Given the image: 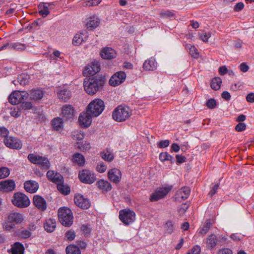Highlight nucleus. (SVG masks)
I'll return each mask as SVG.
<instances>
[{"instance_id":"29","label":"nucleus","mask_w":254,"mask_h":254,"mask_svg":"<svg viewBox=\"0 0 254 254\" xmlns=\"http://www.w3.org/2000/svg\"><path fill=\"white\" fill-rule=\"evenodd\" d=\"M44 229L48 232H53L56 227V221L54 218H49L44 223Z\"/></svg>"},{"instance_id":"37","label":"nucleus","mask_w":254,"mask_h":254,"mask_svg":"<svg viewBox=\"0 0 254 254\" xmlns=\"http://www.w3.org/2000/svg\"><path fill=\"white\" fill-rule=\"evenodd\" d=\"M66 254H81L79 248L74 245H69L66 248Z\"/></svg>"},{"instance_id":"1","label":"nucleus","mask_w":254,"mask_h":254,"mask_svg":"<svg viewBox=\"0 0 254 254\" xmlns=\"http://www.w3.org/2000/svg\"><path fill=\"white\" fill-rule=\"evenodd\" d=\"M24 220L23 214L16 212H11L7 216V220L2 224L3 229L11 232L15 228L16 225L20 224Z\"/></svg>"},{"instance_id":"64","label":"nucleus","mask_w":254,"mask_h":254,"mask_svg":"<svg viewBox=\"0 0 254 254\" xmlns=\"http://www.w3.org/2000/svg\"><path fill=\"white\" fill-rule=\"evenodd\" d=\"M246 100L249 103L254 102V93L251 92L248 94L246 96Z\"/></svg>"},{"instance_id":"9","label":"nucleus","mask_w":254,"mask_h":254,"mask_svg":"<svg viewBox=\"0 0 254 254\" xmlns=\"http://www.w3.org/2000/svg\"><path fill=\"white\" fill-rule=\"evenodd\" d=\"M28 96L26 91H15L9 95L8 100L11 104L16 105L27 99Z\"/></svg>"},{"instance_id":"27","label":"nucleus","mask_w":254,"mask_h":254,"mask_svg":"<svg viewBox=\"0 0 254 254\" xmlns=\"http://www.w3.org/2000/svg\"><path fill=\"white\" fill-rule=\"evenodd\" d=\"M88 35L86 33H80L76 34L73 37L72 39V43L75 46H78L82 43L85 42L86 41Z\"/></svg>"},{"instance_id":"22","label":"nucleus","mask_w":254,"mask_h":254,"mask_svg":"<svg viewBox=\"0 0 254 254\" xmlns=\"http://www.w3.org/2000/svg\"><path fill=\"white\" fill-rule=\"evenodd\" d=\"M24 188L27 192L33 193L36 192L39 188L37 182L33 180L27 181L24 183Z\"/></svg>"},{"instance_id":"20","label":"nucleus","mask_w":254,"mask_h":254,"mask_svg":"<svg viewBox=\"0 0 254 254\" xmlns=\"http://www.w3.org/2000/svg\"><path fill=\"white\" fill-rule=\"evenodd\" d=\"M33 202L40 211H44L47 209V202L45 199L40 195H34L33 198Z\"/></svg>"},{"instance_id":"3","label":"nucleus","mask_w":254,"mask_h":254,"mask_svg":"<svg viewBox=\"0 0 254 254\" xmlns=\"http://www.w3.org/2000/svg\"><path fill=\"white\" fill-rule=\"evenodd\" d=\"M58 218L60 223L65 227H70L73 223V216L68 207H62L58 210Z\"/></svg>"},{"instance_id":"54","label":"nucleus","mask_w":254,"mask_h":254,"mask_svg":"<svg viewBox=\"0 0 254 254\" xmlns=\"http://www.w3.org/2000/svg\"><path fill=\"white\" fill-rule=\"evenodd\" d=\"M246 128V125L244 123H239L235 127V129L236 131L241 132L245 130Z\"/></svg>"},{"instance_id":"5","label":"nucleus","mask_w":254,"mask_h":254,"mask_svg":"<svg viewBox=\"0 0 254 254\" xmlns=\"http://www.w3.org/2000/svg\"><path fill=\"white\" fill-rule=\"evenodd\" d=\"M131 115L128 107L119 106L114 110L112 113L113 119L118 122H122L127 119Z\"/></svg>"},{"instance_id":"36","label":"nucleus","mask_w":254,"mask_h":254,"mask_svg":"<svg viewBox=\"0 0 254 254\" xmlns=\"http://www.w3.org/2000/svg\"><path fill=\"white\" fill-rule=\"evenodd\" d=\"M63 119L58 117L52 121V127L55 130H59L63 127Z\"/></svg>"},{"instance_id":"51","label":"nucleus","mask_w":254,"mask_h":254,"mask_svg":"<svg viewBox=\"0 0 254 254\" xmlns=\"http://www.w3.org/2000/svg\"><path fill=\"white\" fill-rule=\"evenodd\" d=\"M206 105L209 109H212L215 108L217 105V102L214 99L210 98L207 101Z\"/></svg>"},{"instance_id":"14","label":"nucleus","mask_w":254,"mask_h":254,"mask_svg":"<svg viewBox=\"0 0 254 254\" xmlns=\"http://www.w3.org/2000/svg\"><path fill=\"white\" fill-rule=\"evenodd\" d=\"M100 70V65L97 62H92L90 65L85 66L83 71L84 76L93 75Z\"/></svg>"},{"instance_id":"61","label":"nucleus","mask_w":254,"mask_h":254,"mask_svg":"<svg viewBox=\"0 0 254 254\" xmlns=\"http://www.w3.org/2000/svg\"><path fill=\"white\" fill-rule=\"evenodd\" d=\"M240 69L243 72H246L249 69V66L245 63H242L239 66Z\"/></svg>"},{"instance_id":"35","label":"nucleus","mask_w":254,"mask_h":254,"mask_svg":"<svg viewBox=\"0 0 254 254\" xmlns=\"http://www.w3.org/2000/svg\"><path fill=\"white\" fill-rule=\"evenodd\" d=\"M212 224L211 223L210 220H206L205 222L202 227L200 228L198 230V233L199 234L201 235L202 237L204 236L205 234L207 233L208 231L209 230Z\"/></svg>"},{"instance_id":"32","label":"nucleus","mask_w":254,"mask_h":254,"mask_svg":"<svg viewBox=\"0 0 254 254\" xmlns=\"http://www.w3.org/2000/svg\"><path fill=\"white\" fill-rule=\"evenodd\" d=\"M218 240L217 237L214 234L209 235L206 239L207 247L209 249H213L217 245Z\"/></svg>"},{"instance_id":"62","label":"nucleus","mask_w":254,"mask_h":254,"mask_svg":"<svg viewBox=\"0 0 254 254\" xmlns=\"http://www.w3.org/2000/svg\"><path fill=\"white\" fill-rule=\"evenodd\" d=\"M200 251L201 249L200 246L196 245L192 248L191 252L190 253L192 254H200Z\"/></svg>"},{"instance_id":"63","label":"nucleus","mask_w":254,"mask_h":254,"mask_svg":"<svg viewBox=\"0 0 254 254\" xmlns=\"http://www.w3.org/2000/svg\"><path fill=\"white\" fill-rule=\"evenodd\" d=\"M218 188H219V185L215 184L214 186L213 189L209 191L208 195L210 197L213 196V195H214L217 192V190H218Z\"/></svg>"},{"instance_id":"52","label":"nucleus","mask_w":254,"mask_h":254,"mask_svg":"<svg viewBox=\"0 0 254 254\" xmlns=\"http://www.w3.org/2000/svg\"><path fill=\"white\" fill-rule=\"evenodd\" d=\"M33 107L32 104L30 102H23L20 106V109L29 110Z\"/></svg>"},{"instance_id":"15","label":"nucleus","mask_w":254,"mask_h":254,"mask_svg":"<svg viewBox=\"0 0 254 254\" xmlns=\"http://www.w3.org/2000/svg\"><path fill=\"white\" fill-rule=\"evenodd\" d=\"M15 188V182L12 179L0 182V191L9 192L14 190Z\"/></svg>"},{"instance_id":"25","label":"nucleus","mask_w":254,"mask_h":254,"mask_svg":"<svg viewBox=\"0 0 254 254\" xmlns=\"http://www.w3.org/2000/svg\"><path fill=\"white\" fill-rule=\"evenodd\" d=\"M101 56L104 59H112L116 57V53L114 50L111 48H105L101 52Z\"/></svg>"},{"instance_id":"17","label":"nucleus","mask_w":254,"mask_h":254,"mask_svg":"<svg viewBox=\"0 0 254 254\" xmlns=\"http://www.w3.org/2000/svg\"><path fill=\"white\" fill-rule=\"evenodd\" d=\"M62 118L64 121L72 119L74 116V109L70 105H64L63 106L61 114Z\"/></svg>"},{"instance_id":"31","label":"nucleus","mask_w":254,"mask_h":254,"mask_svg":"<svg viewBox=\"0 0 254 254\" xmlns=\"http://www.w3.org/2000/svg\"><path fill=\"white\" fill-rule=\"evenodd\" d=\"M29 95L31 99L37 101L43 98L44 92L39 89H34L31 90Z\"/></svg>"},{"instance_id":"46","label":"nucleus","mask_w":254,"mask_h":254,"mask_svg":"<svg viewBox=\"0 0 254 254\" xmlns=\"http://www.w3.org/2000/svg\"><path fill=\"white\" fill-rule=\"evenodd\" d=\"M58 190L63 194H68L70 192V188L64 185L63 183L57 185Z\"/></svg>"},{"instance_id":"30","label":"nucleus","mask_w":254,"mask_h":254,"mask_svg":"<svg viewBox=\"0 0 254 254\" xmlns=\"http://www.w3.org/2000/svg\"><path fill=\"white\" fill-rule=\"evenodd\" d=\"M72 161L73 163L77 164L78 166H82L84 165L85 159L83 155L80 153H76L72 155Z\"/></svg>"},{"instance_id":"2","label":"nucleus","mask_w":254,"mask_h":254,"mask_svg":"<svg viewBox=\"0 0 254 254\" xmlns=\"http://www.w3.org/2000/svg\"><path fill=\"white\" fill-rule=\"evenodd\" d=\"M104 81L96 77L85 80L83 82L84 90L89 95L95 94L102 87Z\"/></svg>"},{"instance_id":"44","label":"nucleus","mask_w":254,"mask_h":254,"mask_svg":"<svg viewBox=\"0 0 254 254\" xmlns=\"http://www.w3.org/2000/svg\"><path fill=\"white\" fill-rule=\"evenodd\" d=\"M186 48L189 50L190 54L194 58H197L198 57V53L197 49L192 45H187Z\"/></svg>"},{"instance_id":"34","label":"nucleus","mask_w":254,"mask_h":254,"mask_svg":"<svg viewBox=\"0 0 254 254\" xmlns=\"http://www.w3.org/2000/svg\"><path fill=\"white\" fill-rule=\"evenodd\" d=\"M58 96L60 99L66 102L71 96V92L67 89H63L58 93Z\"/></svg>"},{"instance_id":"21","label":"nucleus","mask_w":254,"mask_h":254,"mask_svg":"<svg viewBox=\"0 0 254 254\" xmlns=\"http://www.w3.org/2000/svg\"><path fill=\"white\" fill-rule=\"evenodd\" d=\"M190 192V189L189 187H182L177 191L175 195V199L176 200L178 201H180V199H182V200L186 199L189 197Z\"/></svg>"},{"instance_id":"38","label":"nucleus","mask_w":254,"mask_h":254,"mask_svg":"<svg viewBox=\"0 0 254 254\" xmlns=\"http://www.w3.org/2000/svg\"><path fill=\"white\" fill-rule=\"evenodd\" d=\"M29 76L26 74H21L17 77V82L21 85H26L29 82Z\"/></svg>"},{"instance_id":"45","label":"nucleus","mask_w":254,"mask_h":254,"mask_svg":"<svg viewBox=\"0 0 254 254\" xmlns=\"http://www.w3.org/2000/svg\"><path fill=\"white\" fill-rule=\"evenodd\" d=\"M165 233L169 234L173 233L175 229L174 224L170 221H167L164 225Z\"/></svg>"},{"instance_id":"53","label":"nucleus","mask_w":254,"mask_h":254,"mask_svg":"<svg viewBox=\"0 0 254 254\" xmlns=\"http://www.w3.org/2000/svg\"><path fill=\"white\" fill-rule=\"evenodd\" d=\"M9 134L8 130L4 127H0V135L4 137V138L8 137Z\"/></svg>"},{"instance_id":"49","label":"nucleus","mask_w":254,"mask_h":254,"mask_svg":"<svg viewBox=\"0 0 254 254\" xmlns=\"http://www.w3.org/2000/svg\"><path fill=\"white\" fill-rule=\"evenodd\" d=\"M107 165L103 162H99L96 166L97 171L100 173L105 172L107 170Z\"/></svg>"},{"instance_id":"33","label":"nucleus","mask_w":254,"mask_h":254,"mask_svg":"<svg viewBox=\"0 0 254 254\" xmlns=\"http://www.w3.org/2000/svg\"><path fill=\"white\" fill-rule=\"evenodd\" d=\"M24 247L20 243L16 242L11 248L12 254H23Z\"/></svg>"},{"instance_id":"26","label":"nucleus","mask_w":254,"mask_h":254,"mask_svg":"<svg viewBox=\"0 0 254 254\" xmlns=\"http://www.w3.org/2000/svg\"><path fill=\"white\" fill-rule=\"evenodd\" d=\"M52 5H55L53 2H45L39 4L38 8L40 10H39V13L42 15L43 17L47 16L49 13V8Z\"/></svg>"},{"instance_id":"43","label":"nucleus","mask_w":254,"mask_h":254,"mask_svg":"<svg viewBox=\"0 0 254 254\" xmlns=\"http://www.w3.org/2000/svg\"><path fill=\"white\" fill-rule=\"evenodd\" d=\"M16 235L21 239H26L31 236V233L27 230H19L16 232Z\"/></svg>"},{"instance_id":"39","label":"nucleus","mask_w":254,"mask_h":254,"mask_svg":"<svg viewBox=\"0 0 254 254\" xmlns=\"http://www.w3.org/2000/svg\"><path fill=\"white\" fill-rule=\"evenodd\" d=\"M101 157L105 161L111 162L114 159L113 154L108 150L101 153Z\"/></svg>"},{"instance_id":"42","label":"nucleus","mask_w":254,"mask_h":254,"mask_svg":"<svg viewBox=\"0 0 254 254\" xmlns=\"http://www.w3.org/2000/svg\"><path fill=\"white\" fill-rule=\"evenodd\" d=\"M159 159L162 162L165 161H170L171 163L174 162L173 157L167 152L161 153L159 155Z\"/></svg>"},{"instance_id":"47","label":"nucleus","mask_w":254,"mask_h":254,"mask_svg":"<svg viewBox=\"0 0 254 254\" xmlns=\"http://www.w3.org/2000/svg\"><path fill=\"white\" fill-rule=\"evenodd\" d=\"M11 49L17 51H22L26 48V46L24 44L20 43H11Z\"/></svg>"},{"instance_id":"56","label":"nucleus","mask_w":254,"mask_h":254,"mask_svg":"<svg viewBox=\"0 0 254 254\" xmlns=\"http://www.w3.org/2000/svg\"><path fill=\"white\" fill-rule=\"evenodd\" d=\"M20 108L18 107L14 108L13 110H11L10 114L11 116L14 117H18L20 115Z\"/></svg>"},{"instance_id":"58","label":"nucleus","mask_w":254,"mask_h":254,"mask_svg":"<svg viewBox=\"0 0 254 254\" xmlns=\"http://www.w3.org/2000/svg\"><path fill=\"white\" fill-rule=\"evenodd\" d=\"M211 37V34L209 32H203L200 35V38L203 42H207L208 39Z\"/></svg>"},{"instance_id":"57","label":"nucleus","mask_w":254,"mask_h":254,"mask_svg":"<svg viewBox=\"0 0 254 254\" xmlns=\"http://www.w3.org/2000/svg\"><path fill=\"white\" fill-rule=\"evenodd\" d=\"M244 7L243 2H240L236 4L234 7V10L236 12H239L242 10Z\"/></svg>"},{"instance_id":"41","label":"nucleus","mask_w":254,"mask_h":254,"mask_svg":"<svg viewBox=\"0 0 254 254\" xmlns=\"http://www.w3.org/2000/svg\"><path fill=\"white\" fill-rule=\"evenodd\" d=\"M76 146L81 151H87L91 148L90 143L86 141H83L82 143L77 142Z\"/></svg>"},{"instance_id":"19","label":"nucleus","mask_w":254,"mask_h":254,"mask_svg":"<svg viewBox=\"0 0 254 254\" xmlns=\"http://www.w3.org/2000/svg\"><path fill=\"white\" fill-rule=\"evenodd\" d=\"M75 204L82 209H87L90 206L89 200L83 197V195H78L74 198Z\"/></svg>"},{"instance_id":"59","label":"nucleus","mask_w":254,"mask_h":254,"mask_svg":"<svg viewBox=\"0 0 254 254\" xmlns=\"http://www.w3.org/2000/svg\"><path fill=\"white\" fill-rule=\"evenodd\" d=\"M75 237V233L74 231H69L66 233V237L68 241L73 240Z\"/></svg>"},{"instance_id":"24","label":"nucleus","mask_w":254,"mask_h":254,"mask_svg":"<svg viewBox=\"0 0 254 254\" xmlns=\"http://www.w3.org/2000/svg\"><path fill=\"white\" fill-rule=\"evenodd\" d=\"M100 22V20L97 16H90L87 20L86 28L89 30H93L99 25Z\"/></svg>"},{"instance_id":"4","label":"nucleus","mask_w":254,"mask_h":254,"mask_svg":"<svg viewBox=\"0 0 254 254\" xmlns=\"http://www.w3.org/2000/svg\"><path fill=\"white\" fill-rule=\"evenodd\" d=\"M105 104L101 99L97 98L92 100L87 106L86 111L89 113L93 117L99 116L103 111Z\"/></svg>"},{"instance_id":"13","label":"nucleus","mask_w":254,"mask_h":254,"mask_svg":"<svg viewBox=\"0 0 254 254\" xmlns=\"http://www.w3.org/2000/svg\"><path fill=\"white\" fill-rule=\"evenodd\" d=\"M126 74L122 71H118L112 76L109 80L110 85L116 86L123 83L126 79Z\"/></svg>"},{"instance_id":"6","label":"nucleus","mask_w":254,"mask_h":254,"mask_svg":"<svg viewBox=\"0 0 254 254\" xmlns=\"http://www.w3.org/2000/svg\"><path fill=\"white\" fill-rule=\"evenodd\" d=\"M11 202L14 206L21 208H26L30 204V201L28 197L20 192L14 193Z\"/></svg>"},{"instance_id":"60","label":"nucleus","mask_w":254,"mask_h":254,"mask_svg":"<svg viewBox=\"0 0 254 254\" xmlns=\"http://www.w3.org/2000/svg\"><path fill=\"white\" fill-rule=\"evenodd\" d=\"M170 141L169 140H163L159 143L158 146L160 148H165L169 145Z\"/></svg>"},{"instance_id":"16","label":"nucleus","mask_w":254,"mask_h":254,"mask_svg":"<svg viewBox=\"0 0 254 254\" xmlns=\"http://www.w3.org/2000/svg\"><path fill=\"white\" fill-rule=\"evenodd\" d=\"M92 116L87 111L86 112H82L78 117L79 125L83 127H87L90 126L92 122Z\"/></svg>"},{"instance_id":"50","label":"nucleus","mask_w":254,"mask_h":254,"mask_svg":"<svg viewBox=\"0 0 254 254\" xmlns=\"http://www.w3.org/2000/svg\"><path fill=\"white\" fill-rule=\"evenodd\" d=\"M51 181L58 185L60 184L63 183V177L59 173H56V175Z\"/></svg>"},{"instance_id":"12","label":"nucleus","mask_w":254,"mask_h":254,"mask_svg":"<svg viewBox=\"0 0 254 254\" xmlns=\"http://www.w3.org/2000/svg\"><path fill=\"white\" fill-rule=\"evenodd\" d=\"M3 142L6 146L11 149H20L22 146L21 141L18 138L12 136L5 138Z\"/></svg>"},{"instance_id":"28","label":"nucleus","mask_w":254,"mask_h":254,"mask_svg":"<svg viewBox=\"0 0 254 254\" xmlns=\"http://www.w3.org/2000/svg\"><path fill=\"white\" fill-rule=\"evenodd\" d=\"M157 67V63L153 58L146 60L143 64V68L145 70H154Z\"/></svg>"},{"instance_id":"11","label":"nucleus","mask_w":254,"mask_h":254,"mask_svg":"<svg viewBox=\"0 0 254 254\" xmlns=\"http://www.w3.org/2000/svg\"><path fill=\"white\" fill-rule=\"evenodd\" d=\"M78 178L83 183L91 184L96 180L95 174L88 170H82L78 174Z\"/></svg>"},{"instance_id":"8","label":"nucleus","mask_w":254,"mask_h":254,"mask_svg":"<svg viewBox=\"0 0 254 254\" xmlns=\"http://www.w3.org/2000/svg\"><path fill=\"white\" fill-rule=\"evenodd\" d=\"M119 218L125 225H128L134 222L135 214L129 209H123L119 213Z\"/></svg>"},{"instance_id":"23","label":"nucleus","mask_w":254,"mask_h":254,"mask_svg":"<svg viewBox=\"0 0 254 254\" xmlns=\"http://www.w3.org/2000/svg\"><path fill=\"white\" fill-rule=\"evenodd\" d=\"M96 185L98 188L101 190L103 192H107L112 190V187L110 182L104 179H100L98 180Z\"/></svg>"},{"instance_id":"10","label":"nucleus","mask_w":254,"mask_h":254,"mask_svg":"<svg viewBox=\"0 0 254 254\" xmlns=\"http://www.w3.org/2000/svg\"><path fill=\"white\" fill-rule=\"evenodd\" d=\"M172 188V186H169L157 189L150 195V200L151 201H156L164 198L171 190Z\"/></svg>"},{"instance_id":"40","label":"nucleus","mask_w":254,"mask_h":254,"mask_svg":"<svg viewBox=\"0 0 254 254\" xmlns=\"http://www.w3.org/2000/svg\"><path fill=\"white\" fill-rule=\"evenodd\" d=\"M221 83V79L220 77H215L211 80V87L214 90H218L220 88Z\"/></svg>"},{"instance_id":"55","label":"nucleus","mask_w":254,"mask_h":254,"mask_svg":"<svg viewBox=\"0 0 254 254\" xmlns=\"http://www.w3.org/2000/svg\"><path fill=\"white\" fill-rule=\"evenodd\" d=\"M161 17H172L175 16V14L170 10H166L160 13Z\"/></svg>"},{"instance_id":"48","label":"nucleus","mask_w":254,"mask_h":254,"mask_svg":"<svg viewBox=\"0 0 254 254\" xmlns=\"http://www.w3.org/2000/svg\"><path fill=\"white\" fill-rule=\"evenodd\" d=\"M10 174L9 169L5 167H0V179L7 177Z\"/></svg>"},{"instance_id":"18","label":"nucleus","mask_w":254,"mask_h":254,"mask_svg":"<svg viewBox=\"0 0 254 254\" xmlns=\"http://www.w3.org/2000/svg\"><path fill=\"white\" fill-rule=\"evenodd\" d=\"M108 178L113 183L118 184L122 179L121 172L117 168L110 169L108 172Z\"/></svg>"},{"instance_id":"7","label":"nucleus","mask_w":254,"mask_h":254,"mask_svg":"<svg viewBox=\"0 0 254 254\" xmlns=\"http://www.w3.org/2000/svg\"><path fill=\"white\" fill-rule=\"evenodd\" d=\"M28 159L32 163L39 165L42 169L48 170L50 167V162L45 156L31 153L28 155Z\"/></svg>"}]
</instances>
